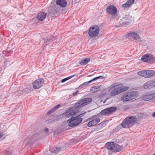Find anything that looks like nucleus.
I'll list each match as a JSON object with an SVG mask.
<instances>
[{"label": "nucleus", "mask_w": 155, "mask_h": 155, "mask_svg": "<svg viewBox=\"0 0 155 155\" xmlns=\"http://www.w3.org/2000/svg\"><path fill=\"white\" fill-rule=\"evenodd\" d=\"M120 85L111 84L107 88L108 91L110 92V95L113 97L127 90L126 87H120Z\"/></svg>", "instance_id": "f257e3e1"}, {"label": "nucleus", "mask_w": 155, "mask_h": 155, "mask_svg": "<svg viewBox=\"0 0 155 155\" xmlns=\"http://www.w3.org/2000/svg\"><path fill=\"white\" fill-rule=\"evenodd\" d=\"M86 113V112H84L83 113L80 114L78 116L73 118L72 117L70 118L68 120V122L69 126L71 127H74L80 123L83 120L81 117H82Z\"/></svg>", "instance_id": "f03ea898"}, {"label": "nucleus", "mask_w": 155, "mask_h": 155, "mask_svg": "<svg viewBox=\"0 0 155 155\" xmlns=\"http://www.w3.org/2000/svg\"><path fill=\"white\" fill-rule=\"evenodd\" d=\"M137 120V118L135 116L128 117L125 118L121 124L123 127L127 128L132 126Z\"/></svg>", "instance_id": "7ed1b4c3"}, {"label": "nucleus", "mask_w": 155, "mask_h": 155, "mask_svg": "<svg viewBox=\"0 0 155 155\" xmlns=\"http://www.w3.org/2000/svg\"><path fill=\"white\" fill-rule=\"evenodd\" d=\"M137 91H132L124 94L121 97V100L123 102L129 101L135 98L137 96Z\"/></svg>", "instance_id": "20e7f679"}, {"label": "nucleus", "mask_w": 155, "mask_h": 155, "mask_svg": "<svg viewBox=\"0 0 155 155\" xmlns=\"http://www.w3.org/2000/svg\"><path fill=\"white\" fill-rule=\"evenodd\" d=\"M100 28L98 26L94 25L91 27L88 31V34L91 38L96 37L99 33Z\"/></svg>", "instance_id": "39448f33"}, {"label": "nucleus", "mask_w": 155, "mask_h": 155, "mask_svg": "<svg viewBox=\"0 0 155 155\" xmlns=\"http://www.w3.org/2000/svg\"><path fill=\"white\" fill-rule=\"evenodd\" d=\"M137 74L139 76L146 78H150L155 75V72L152 70H142L138 72Z\"/></svg>", "instance_id": "423d86ee"}, {"label": "nucleus", "mask_w": 155, "mask_h": 155, "mask_svg": "<svg viewBox=\"0 0 155 155\" xmlns=\"http://www.w3.org/2000/svg\"><path fill=\"white\" fill-rule=\"evenodd\" d=\"M140 60L143 62H153L155 61V57L150 54H144L142 56Z\"/></svg>", "instance_id": "0eeeda50"}, {"label": "nucleus", "mask_w": 155, "mask_h": 155, "mask_svg": "<svg viewBox=\"0 0 155 155\" xmlns=\"http://www.w3.org/2000/svg\"><path fill=\"white\" fill-rule=\"evenodd\" d=\"M44 82V80L43 78L37 79L32 84L33 87L34 89L40 88L43 85Z\"/></svg>", "instance_id": "6e6552de"}, {"label": "nucleus", "mask_w": 155, "mask_h": 155, "mask_svg": "<svg viewBox=\"0 0 155 155\" xmlns=\"http://www.w3.org/2000/svg\"><path fill=\"white\" fill-rule=\"evenodd\" d=\"M155 97V93L147 92L143 94L142 97V99L148 101Z\"/></svg>", "instance_id": "1a4fd4ad"}, {"label": "nucleus", "mask_w": 155, "mask_h": 155, "mask_svg": "<svg viewBox=\"0 0 155 155\" xmlns=\"http://www.w3.org/2000/svg\"><path fill=\"white\" fill-rule=\"evenodd\" d=\"M106 12L108 14L114 15L117 12V8L113 5H111L108 6L106 9Z\"/></svg>", "instance_id": "9d476101"}, {"label": "nucleus", "mask_w": 155, "mask_h": 155, "mask_svg": "<svg viewBox=\"0 0 155 155\" xmlns=\"http://www.w3.org/2000/svg\"><path fill=\"white\" fill-rule=\"evenodd\" d=\"M92 120L89 122L87 124V126L91 127L96 125L100 121V118L97 116H95L92 117Z\"/></svg>", "instance_id": "9b49d317"}, {"label": "nucleus", "mask_w": 155, "mask_h": 155, "mask_svg": "<svg viewBox=\"0 0 155 155\" xmlns=\"http://www.w3.org/2000/svg\"><path fill=\"white\" fill-rule=\"evenodd\" d=\"M155 87V81L153 80L147 82L144 84V88L145 89H150Z\"/></svg>", "instance_id": "f8f14e48"}, {"label": "nucleus", "mask_w": 155, "mask_h": 155, "mask_svg": "<svg viewBox=\"0 0 155 155\" xmlns=\"http://www.w3.org/2000/svg\"><path fill=\"white\" fill-rule=\"evenodd\" d=\"M75 113V109L73 108H71L68 109L64 113L63 115L66 117H69Z\"/></svg>", "instance_id": "ddd939ff"}, {"label": "nucleus", "mask_w": 155, "mask_h": 155, "mask_svg": "<svg viewBox=\"0 0 155 155\" xmlns=\"http://www.w3.org/2000/svg\"><path fill=\"white\" fill-rule=\"evenodd\" d=\"M127 37L129 38L133 39L136 40L140 41V38L137 33L135 32H132L128 34Z\"/></svg>", "instance_id": "4468645a"}, {"label": "nucleus", "mask_w": 155, "mask_h": 155, "mask_svg": "<svg viewBox=\"0 0 155 155\" xmlns=\"http://www.w3.org/2000/svg\"><path fill=\"white\" fill-rule=\"evenodd\" d=\"M115 143L112 142H108L106 144L105 147L108 150L113 152Z\"/></svg>", "instance_id": "2eb2a0df"}, {"label": "nucleus", "mask_w": 155, "mask_h": 155, "mask_svg": "<svg viewBox=\"0 0 155 155\" xmlns=\"http://www.w3.org/2000/svg\"><path fill=\"white\" fill-rule=\"evenodd\" d=\"M56 4L61 7L64 8L67 5V2L66 0H56Z\"/></svg>", "instance_id": "dca6fc26"}, {"label": "nucleus", "mask_w": 155, "mask_h": 155, "mask_svg": "<svg viewBox=\"0 0 155 155\" xmlns=\"http://www.w3.org/2000/svg\"><path fill=\"white\" fill-rule=\"evenodd\" d=\"M46 15L44 12H42L38 13L37 17V19L39 21H43L46 17Z\"/></svg>", "instance_id": "f3484780"}, {"label": "nucleus", "mask_w": 155, "mask_h": 155, "mask_svg": "<svg viewBox=\"0 0 155 155\" xmlns=\"http://www.w3.org/2000/svg\"><path fill=\"white\" fill-rule=\"evenodd\" d=\"M81 101L83 103V106L90 103L92 101V99L91 98L89 97L85 98L81 100Z\"/></svg>", "instance_id": "a211bd4d"}, {"label": "nucleus", "mask_w": 155, "mask_h": 155, "mask_svg": "<svg viewBox=\"0 0 155 155\" xmlns=\"http://www.w3.org/2000/svg\"><path fill=\"white\" fill-rule=\"evenodd\" d=\"M135 0H128L125 3L123 4L122 5V7L124 8H126L129 7L134 2Z\"/></svg>", "instance_id": "6ab92c4d"}, {"label": "nucleus", "mask_w": 155, "mask_h": 155, "mask_svg": "<svg viewBox=\"0 0 155 155\" xmlns=\"http://www.w3.org/2000/svg\"><path fill=\"white\" fill-rule=\"evenodd\" d=\"M90 60V58H83L79 61V63L81 65H84L87 64Z\"/></svg>", "instance_id": "aec40b11"}, {"label": "nucleus", "mask_w": 155, "mask_h": 155, "mask_svg": "<svg viewBox=\"0 0 155 155\" xmlns=\"http://www.w3.org/2000/svg\"><path fill=\"white\" fill-rule=\"evenodd\" d=\"M117 109V108L115 107H112L106 108L108 114L115 112Z\"/></svg>", "instance_id": "412c9836"}, {"label": "nucleus", "mask_w": 155, "mask_h": 155, "mask_svg": "<svg viewBox=\"0 0 155 155\" xmlns=\"http://www.w3.org/2000/svg\"><path fill=\"white\" fill-rule=\"evenodd\" d=\"M122 148L123 147L121 146L118 145L117 143H115L113 152H117L120 151L122 150Z\"/></svg>", "instance_id": "4be33fe9"}, {"label": "nucleus", "mask_w": 155, "mask_h": 155, "mask_svg": "<svg viewBox=\"0 0 155 155\" xmlns=\"http://www.w3.org/2000/svg\"><path fill=\"white\" fill-rule=\"evenodd\" d=\"M83 106V104L81 100L77 102L74 105V107L76 108L80 107Z\"/></svg>", "instance_id": "5701e85b"}, {"label": "nucleus", "mask_w": 155, "mask_h": 155, "mask_svg": "<svg viewBox=\"0 0 155 155\" xmlns=\"http://www.w3.org/2000/svg\"><path fill=\"white\" fill-rule=\"evenodd\" d=\"M93 82L92 80L88 81H86L85 82L83 83L82 84H81L79 86V87H84L86 86H87L89 84V83L92 82Z\"/></svg>", "instance_id": "b1692460"}, {"label": "nucleus", "mask_w": 155, "mask_h": 155, "mask_svg": "<svg viewBox=\"0 0 155 155\" xmlns=\"http://www.w3.org/2000/svg\"><path fill=\"white\" fill-rule=\"evenodd\" d=\"M61 149L60 147L54 148L53 150H50L51 152L53 153L57 154L59 152Z\"/></svg>", "instance_id": "393cba45"}, {"label": "nucleus", "mask_w": 155, "mask_h": 155, "mask_svg": "<svg viewBox=\"0 0 155 155\" xmlns=\"http://www.w3.org/2000/svg\"><path fill=\"white\" fill-rule=\"evenodd\" d=\"M74 76V75H73L70 76L69 77H68L65 78L64 79H63L61 80V82L62 83H64V82H65V81H67V80H69V79L73 77Z\"/></svg>", "instance_id": "a878e982"}, {"label": "nucleus", "mask_w": 155, "mask_h": 155, "mask_svg": "<svg viewBox=\"0 0 155 155\" xmlns=\"http://www.w3.org/2000/svg\"><path fill=\"white\" fill-rule=\"evenodd\" d=\"M101 114L102 115H108L106 108L102 110L101 112Z\"/></svg>", "instance_id": "bb28decb"}, {"label": "nucleus", "mask_w": 155, "mask_h": 155, "mask_svg": "<svg viewBox=\"0 0 155 155\" xmlns=\"http://www.w3.org/2000/svg\"><path fill=\"white\" fill-rule=\"evenodd\" d=\"M53 10L54 9H53L51 8H48V11L49 14L51 15H52L54 14V12H53Z\"/></svg>", "instance_id": "cd10ccee"}, {"label": "nucleus", "mask_w": 155, "mask_h": 155, "mask_svg": "<svg viewBox=\"0 0 155 155\" xmlns=\"http://www.w3.org/2000/svg\"><path fill=\"white\" fill-rule=\"evenodd\" d=\"M56 110H55V108L54 107L51 109L47 113V115H50L51 113L54 112Z\"/></svg>", "instance_id": "c85d7f7f"}, {"label": "nucleus", "mask_w": 155, "mask_h": 155, "mask_svg": "<svg viewBox=\"0 0 155 155\" xmlns=\"http://www.w3.org/2000/svg\"><path fill=\"white\" fill-rule=\"evenodd\" d=\"M104 78V77L103 76H100L98 77H97L95 78H94L92 79L93 81H94L98 79H103Z\"/></svg>", "instance_id": "c756f323"}, {"label": "nucleus", "mask_w": 155, "mask_h": 155, "mask_svg": "<svg viewBox=\"0 0 155 155\" xmlns=\"http://www.w3.org/2000/svg\"><path fill=\"white\" fill-rule=\"evenodd\" d=\"M90 91L92 93H94L97 91V90H95L94 87L91 88Z\"/></svg>", "instance_id": "7c9ffc66"}, {"label": "nucleus", "mask_w": 155, "mask_h": 155, "mask_svg": "<svg viewBox=\"0 0 155 155\" xmlns=\"http://www.w3.org/2000/svg\"><path fill=\"white\" fill-rule=\"evenodd\" d=\"M60 106V104H58L55 106L54 108L55 109V110H57V109H58Z\"/></svg>", "instance_id": "2f4dec72"}, {"label": "nucleus", "mask_w": 155, "mask_h": 155, "mask_svg": "<svg viewBox=\"0 0 155 155\" xmlns=\"http://www.w3.org/2000/svg\"><path fill=\"white\" fill-rule=\"evenodd\" d=\"M95 89V90H97V91H98V90H99V87L98 86H94V87Z\"/></svg>", "instance_id": "473e14b6"}, {"label": "nucleus", "mask_w": 155, "mask_h": 155, "mask_svg": "<svg viewBox=\"0 0 155 155\" xmlns=\"http://www.w3.org/2000/svg\"><path fill=\"white\" fill-rule=\"evenodd\" d=\"M25 92H26L27 93H29L30 92V90L29 89H25Z\"/></svg>", "instance_id": "72a5a7b5"}, {"label": "nucleus", "mask_w": 155, "mask_h": 155, "mask_svg": "<svg viewBox=\"0 0 155 155\" xmlns=\"http://www.w3.org/2000/svg\"><path fill=\"white\" fill-rule=\"evenodd\" d=\"M78 92V91H77L75 92H74L73 93V96L76 95Z\"/></svg>", "instance_id": "f704fd0d"}, {"label": "nucleus", "mask_w": 155, "mask_h": 155, "mask_svg": "<svg viewBox=\"0 0 155 155\" xmlns=\"http://www.w3.org/2000/svg\"><path fill=\"white\" fill-rule=\"evenodd\" d=\"M44 131L45 133L46 134L48 132V130L47 128H45L44 130Z\"/></svg>", "instance_id": "c9c22d12"}, {"label": "nucleus", "mask_w": 155, "mask_h": 155, "mask_svg": "<svg viewBox=\"0 0 155 155\" xmlns=\"http://www.w3.org/2000/svg\"><path fill=\"white\" fill-rule=\"evenodd\" d=\"M152 116L153 117H155V112H153L152 114Z\"/></svg>", "instance_id": "e433bc0d"}, {"label": "nucleus", "mask_w": 155, "mask_h": 155, "mask_svg": "<svg viewBox=\"0 0 155 155\" xmlns=\"http://www.w3.org/2000/svg\"><path fill=\"white\" fill-rule=\"evenodd\" d=\"M2 134L0 132V138L2 136Z\"/></svg>", "instance_id": "4c0bfd02"}, {"label": "nucleus", "mask_w": 155, "mask_h": 155, "mask_svg": "<svg viewBox=\"0 0 155 155\" xmlns=\"http://www.w3.org/2000/svg\"><path fill=\"white\" fill-rule=\"evenodd\" d=\"M6 155H10V154L9 153H6Z\"/></svg>", "instance_id": "58836bf2"}, {"label": "nucleus", "mask_w": 155, "mask_h": 155, "mask_svg": "<svg viewBox=\"0 0 155 155\" xmlns=\"http://www.w3.org/2000/svg\"><path fill=\"white\" fill-rule=\"evenodd\" d=\"M153 155H155V153H154L153 154Z\"/></svg>", "instance_id": "ea45409f"}]
</instances>
